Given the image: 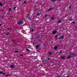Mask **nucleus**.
Here are the masks:
<instances>
[{"label": "nucleus", "mask_w": 77, "mask_h": 77, "mask_svg": "<svg viewBox=\"0 0 77 77\" xmlns=\"http://www.w3.org/2000/svg\"><path fill=\"white\" fill-rule=\"evenodd\" d=\"M23 22L22 20H19L18 21L17 24H23Z\"/></svg>", "instance_id": "obj_1"}, {"label": "nucleus", "mask_w": 77, "mask_h": 77, "mask_svg": "<svg viewBox=\"0 0 77 77\" xmlns=\"http://www.w3.org/2000/svg\"><path fill=\"white\" fill-rule=\"evenodd\" d=\"M48 53L49 54H50V55H51L53 54V52L50 51H48Z\"/></svg>", "instance_id": "obj_2"}, {"label": "nucleus", "mask_w": 77, "mask_h": 77, "mask_svg": "<svg viewBox=\"0 0 77 77\" xmlns=\"http://www.w3.org/2000/svg\"><path fill=\"white\" fill-rule=\"evenodd\" d=\"M36 16H39V15H41V14H40V13H38L36 14Z\"/></svg>", "instance_id": "obj_3"}, {"label": "nucleus", "mask_w": 77, "mask_h": 77, "mask_svg": "<svg viewBox=\"0 0 77 77\" xmlns=\"http://www.w3.org/2000/svg\"><path fill=\"white\" fill-rule=\"evenodd\" d=\"M14 67H15V65H11L10 66V67L11 68H14Z\"/></svg>", "instance_id": "obj_4"}, {"label": "nucleus", "mask_w": 77, "mask_h": 77, "mask_svg": "<svg viewBox=\"0 0 77 77\" xmlns=\"http://www.w3.org/2000/svg\"><path fill=\"white\" fill-rule=\"evenodd\" d=\"M26 18H28L29 20H30V18L29 16H26Z\"/></svg>", "instance_id": "obj_5"}, {"label": "nucleus", "mask_w": 77, "mask_h": 77, "mask_svg": "<svg viewBox=\"0 0 77 77\" xmlns=\"http://www.w3.org/2000/svg\"><path fill=\"white\" fill-rule=\"evenodd\" d=\"M10 35V33L9 32H7L6 34H5V35Z\"/></svg>", "instance_id": "obj_6"}, {"label": "nucleus", "mask_w": 77, "mask_h": 77, "mask_svg": "<svg viewBox=\"0 0 77 77\" xmlns=\"http://www.w3.org/2000/svg\"><path fill=\"white\" fill-rule=\"evenodd\" d=\"M54 50H57V46L54 47Z\"/></svg>", "instance_id": "obj_7"}, {"label": "nucleus", "mask_w": 77, "mask_h": 77, "mask_svg": "<svg viewBox=\"0 0 77 77\" xmlns=\"http://www.w3.org/2000/svg\"><path fill=\"white\" fill-rule=\"evenodd\" d=\"M56 33V31L54 30L53 31V33L54 34V33Z\"/></svg>", "instance_id": "obj_8"}, {"label": "nucleus", "mask_w": 77, "mask_h": 77, "mask_svg": "<svg viewBox=\"0 0 77 77\" xmlns=\"http://www.w3.org/2000/svg\"><path fill=\"white\" fill-rule=\"evenodd\" d=\"M61 23V20H59L58 21V24H59V23Z\"/></svg>", "instance_id": "obj_9"}, {"label": "nucleus", "mask_w": 77, "mask_h": 77, "mask_svg": "<svg viewBox=\"0 0 77 77\" xmlns=\"http://www.w3.org/2000/svg\"><path fill=\"white\" fill-rule=\"evenodd\" d=\"M71 56H68V57H67V59H69L70 58H71Z\"/></svg>", "instance_id": "obj_10"}, {"label": "nucleus", "mask_w": 77, "mask_h": 77, "mask_svg": "<svg viewBox=\"0 0 77 77\" xmlns=\"http://www.w3.org/2000/svg\"><path fill=\"white\" fill-rule=\"evenodd\" d=\"M56 0H51V2H56Z\"/></svg>", "instance_id": "obj_11"}, {"label": "nucleus", "mask_w": 77, "mask_h": 77, "mask_svg": "<svg viewBox=\"0 0 77 77\" xmlns=\"http://www.w3.org/2000/svg\"><path fill=\"white\" fill-rule=\"evenodd\" d=\"M43 62H47V60H43Z\"/></svg>", "instance_id": "obj_12"}, {"label": "nucleus", "mask_w": 77, "mask_h": 77, "mask_svg": "<svg viewBox=\"0 0 77 77\" xmlns=\"http://www.w3.org/2000/svg\"><path fill=\"white\" fill-rule=\"evenodd\" d=\"M35 47H36V48L37 49V48H38V47H39V45H36V46Z\"/></svg>", "instance_id": "obj_13"}, {"label": "nucleus", "mask_w": 77, "mask_h": 77, "mask_svg": "<svg viewBox=\"0 0 77 77\" xmlns=\"http://www.w3.org/2000/svg\"><path fill=\"white\" fill-rule=\"evenodd\" d=\"M3 74V72H0V74Z\"/></svg>", "instance_id": "obj_14"}, {"label": "nucleus", "mask_w": 77, "mask_h": 77, "mask_svg": "<svg viewBox=\"0 0 77 77\" xmlns=\"http://www.w3.org/2000/svg\"><path fill=\"white\" fill-rule=\"evenodd\" d=\"M69 21H72V19H69Z\"/></svg>", "instance_id": "obj_15"}, {"label": "nucleus", "mask_w": 77, "mask_h": 77, "mask_svg": "<svg viewBox=\"0 0 77 77\" xmlns=\"http://www.w3.org/2000/svg\"><path fill=\"white\" fill-rule=\"evenodd\" d=\"M2 3H0V6H2Z\"/></svg>", "instance_id": "obj_16"}, {"label": "nucleus", "mask_w": 77, "mask_h": 77, "mask_svg": "<svg viewBox=\"0 0 77 77\" xmlns=\"http://www.w3.org/2000/svg\"><path fill=\"white\" fill-rule=\"evenodd\" d=\"M63 38H64V36H61V39H63Z\"/></svg>", "instance_id": "obj_17"}, {"label": "nucleus", "mask_w": 77, "mask_h": 77, "mask_svg": "<svg viewBox=\"0 0 77 77\" xmlns=\"http://www.w3.org/2000/svg\"><path fill=\"white\" fill-rule=\"evenodd\" d=\"M61 58H62V59H64V58H65V56H63L61 57Z\"/></svg>", "instance_id": "obj_18"}, {"label": "nucleus", "mask_w": 77, "mask_h": 77, "mask_svg": "<svg viewBox=\"0 0 77 77\" xmlns=\"http://www.w3.org/2000/svg\"><path fill=\"white\" fill-rule=\"evenodd\" d=\"M51 9H52V8H50L49 9H48V11H50V10H51Z\"/></svg>", "instance_id": "obj_19"}, {"label": "nucleus", "mask_w": 77, "mask_h": 77, "mask_svg": "<svg viewBox=\"0 0 77 77\" xmlns=\"http://www.w3.org/2000/svg\"><path fill=\"white\" fill-rule=\"evenodd\" d=\"M51 19L52 20L54 19V17H52L51 18Z\"/></svg>", "instance_id": "obj_20"}, {"label": "nucleus", "mask_w": 77, "mask_h": 77, "mask_svg": "<svg viewBox=\"0 0 77 77\" xmlns=\"http://www.w3.org/2000/svg\"><path fill=\"white\" fill-rule=\"evenodd\" d=\"M26 50L27 51H30V50H29V49H26Z\"/></svg>", "instance_id": "obj_21"}, {"label": "nucleus", "mask_w": 77, "mask_h": 77, "mask_svg": "<svg viewBox=\"0 0 77 77\" xmlns=\"http://www.w3.org/2000/svg\"><path fill=\"white\" fill-rule=\"evenodd\" d=\"M32 32H34V31L33 30V29H32Z\"/></svg>", "instance_id": "obj_22"}, {"label": "nucleus", "mask_w": 77, "mask_h": 77, "mask_svg": "<svg viewBox=\"0 0 77 77\" xmlns=\"http://www.w3.org/2000/svg\"><path fill=\"white\" fill-rule=\"evenodd\" d=\"M11 8H10L9 9V12H11Z\"/></svg>", "instance_id": "obj_23"}, {"label": "nucleus", "mask_w": 77, "mask_h": 77, "mask_svg": "<svg viewBox=\"0 0 77 77\" xmlns=\"http://www.w3.org/2000/svg\"><path fill=\"white\" fill-rule=\"evenodd\" d=\"M0 11H1V12H3V10H0Z\"/></svg>", "instance_id": "obj_24"}, {"label": "nucleus", "mask_w": 77, "mask_h": 77, "mask_svg": "<svg viewBox=\"0 0 77 77\" xmlns=\"http://www.w3.org/2000/svg\"><path fill=\"white\" fill-rule=\"evenodd\" d=\"M23 4H26V2H24L23 3Z\"/></svg>", "instance_id": "obj_25"}, {"label": "nucleus", "mask_w": 77, "mask_h": 77, "mask_svg": "<svg viewBox=\"0 0 77 77\" xmlns=\"http://www.w3.org/2000/svg\"><path fill=\"white\" fill-rule=\"evenodd\" d=\"M16 8H17L16 7H15L13 9V10H15V9H16Z\"/></svg>", "instance_id": "obj_26"}, {"label": "nucleus", "mask_w": 77, "mask_h": 77, "mask_svg": "<svg viewBox=\"0 0 77 77\" xmlns=\"http://www.w3.org/2000/svg\"><path fill=\"white\" fill-rule=\"evenodd\" d=\"M13 42H15V40H14L13 41Z\"/></svg>", "instance_id": "obj_27"}, {"label": "nucleus", "mask_w": 77, "mask_h": 77, "mask_svg": "<svg viewBox=\"0 0 77 77\" xmlns=\"http://www.w3.org/2000/svg\"><path fill=\"white\" fill-rule=\"evenodd\" d=\"M18 51H15V53H18Z\"/></svg>", "instance_id": "obj_28"}, {"label": "nucleus", "mask_w": 77, "mask_h": 77, "mask_svg": "<svg viewBox=\"0 0 77 77\" xmlns=\"http://www.w3.org/2000/svg\"><path fill=\"white\" fill-rule=\"evenodd\" d=\"M57 77H62L60 76H57Z\"/></svg>", "instance_id": "obj_29"}, {"label": "nucleus", "mask_w": 77, "mask_h": 77, "mask_svg": "<svg viewBox=\"0 0 77 77\" xmlns=\"http://www.w3.org/2000/svg\"><path fill=\"white\" fill-rule=\"evenodd\" d=\"M72 23L73 24H74V23H75V22H73Z\"/></svg>", "instance_id": "obj_30"}, {"label": "nucleus", "mask_w": 77, "mask_h": 77, "mask_svg": "<svg viewBox=\"0 0 77 77\" xmlns=\"http://www.w3.org/2000/svg\"><path fill=\"white\" fill-rule=\"evenodd\" d=\"M9 75H6V77L8 76H9Z\"/></svg>", "instance_id": "obj_31"}, {"label": "nucleus", "mask_w": 77, "mask_h": 77, "mask_svg": "<svg viewBox=\"0 0 77 77\" xmlns=\"http://www.w3.org/2000/svg\"><path fill=\"white\" fill-rule=\"evenodd\" d=\"M7 30H10V29H9V28H8V29H7Z\"/></svg>", "instance_id": "obj_32"}, {"label": "nucleus", "mask_w": 77, "mask_h": 77, "mask_svg": "<svg viewBox=\"0 0 77 77\" xmlns=\"http://www.w3.org/2000/svg\"><path fill=\"white\" fill-rule=\"evenodd\" d=\"M47 14L45 16V17H47Z\"/></svg>", "instance_id": "obj_33"}, {"label": "nucleus", "mask_w": 77, "mask_h": 77, "mask_svg": "<svg viewBox=\"0 0 77 77\" xmlns=\"http://www.w3.org/2000/svg\"><path fill=\"white\" fill-rule=\"evenodd\" d=\"M70 8H71V6H70L69 7V9Z\"/></svg>", "instance_id": "obj_34"}, {"label": "nucleus", "mask_w": 77, "mask_h": 77, "mask_svg": "<svg viewBox=\"0 0 77 77\" xmlns=\"http://www.w3.org/2000/svg\"><path fill=\"white\" fill-rule=\"evenodd\" d=\"M60 53H62V51H60Z\"/></svg>", "instance_id": "obj_35"}, {"label": "nucleus", "mask_w": 77, "mask_h": 77, "mask_svg": "<svg viewBox=\"0 0 77 77\" xmlns=\"http://www.w3.org/2000/svg\"><path fill=\"white\" fill-rule=\"evenodd\" d=\"M2 24H0V26H2Z\"/></svg>", "instance_id": "obj_36"}, {"label": "nucleus", "mask_w": 77, "mask_h": 77, "mask_svg": "<svg viewBox=\"0 0 77 77\" xmlns=\"http://www.w3.org/2000/svg\"><path fill=\"white\" fill-rule=\"evenodd\" d=\"M60 37H61V36H60L59 37V38H60Z\"/></svg>", "instance_id": "obj_37"}, {"label": "nucleus", "mask_w": 77, "mask_h": 77, "mask_svg": "<svg viewBox=\"0 0 77 77\" xmlns=\"http://www.w3.org/2000/svg\"><path fill=\"white\" fill-rule=\"evenodd\" d=\"M3 74H6V73H3Z\"/></svg>", "instance_id": "obj_38"}, {"label": "nucleus", "mask_w": 77, "mask_h": 77, "mask_svg": "<svg viewBox=\"0 0 77 77\" xmlns=\"http://www.w3.org/2000/svg\"><path fill=\"white\" fill-rule=\"evenodd\" d=\"M23 56V55H20V56Z\"/></svg>", "instance_id": "obj_39"}, {"label": "nucleus", "mask_w": 77, "mask_h": 77, "mask_svg": "<svg viewBox=\"0 0 77 77\" xmlns=\"http://www.w3.org/2000/svg\"><path fill=\"white\" fill-rule=\"evenodd\" d=\"M50 60V58H48V60Z\"/></svg>", "instance_id": "obj_40"}, {"label": "nucleus", "mask_w": 77, "mask_h": 77, "mask_svg": "<svg viewBox=\"0 0 77 77\" xmlns=\"http://www.w3.org/2000/svg\"><path fill=\"white\" fill-rule=\"evenodd\" d=\"M28 15H30V14H28Z\"/></svg>", "instance_id": "obj_41"}, {"label": "nucleus", "mask_w": 77, "mask_h": 77, "mask_svg": "<svg viewBox=\"0 0 77 77\" xmlns=\"http://www.w3.org/2000/svg\"><path fill=\"white\" fill-rule=\"evenodd\" d=\"M10 30H12V29L11 28H10Z\"/></svg>", "instance_id": "obj_42"}, {"label": "nucleus", "mask_w": 77, "mask_h": 77, "mask_svg": "<svg viewBox=\"0 0 77 77\" xmlns=\"http://www.w3.org/2000/svg\"><path fill=\"white\" fill-rule=\"evenodd\" d=\"M55 37H57V35H56Z\"/></svg>", "instance_id": "obj_43"}, {"label": "nucleus", "mask_w": 77, "mask_h": 77, "mask_svg": "<svg viewBox=\"0 0 77 77\" xmlns=\"http://www.w3.org/2000/svg\"><path fill=\"white\" fill-rule=\"evenodd\" d=\"M2 17V18H3V16H2V17Z\"/></svg>", "instance_id": "obj_44"}, {"label": "nucleus", "mask_w": 77, "mask_h": 77, "mask_svg": "<svg viewBox=\"0 0 77 77\" xmlns=\"http://www.w3.org/2000/svg\"><path fill=\"white\" fill-rule=\"evenodd\" d=\"M67 77H69L68 76H67Z\"/></svg>", "instance_id": "obj_45"}, {"label": "nucleus", "mask_w": 77, "mask_h": 77, "mask_svg": "<svg viewBox=\"0 0 77 77\" xmlns=\"http://www.w3.org/2000/svg\"><path fill=\"white\" fill-rule=\"evenodd\" d=\"M21 1V0H20V1Z\"/></svg>", "instance_id": "obj_46"}]
</instances>
